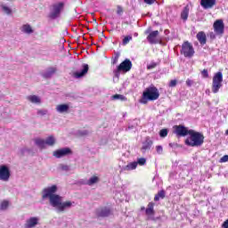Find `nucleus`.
<instances>
[{
	"mask_svg": "<svg viewBox=\"0 0 228 228\" xmlns=\"http://www.w3.org/2000/svg\"><path fill=\"white\" fill-rule=\"evenodd\" d=\"M88 64H83L82 69L80 71L73 73L74 77H76V79L84 77L85 76H86V74H88Z\"/></svg>",
	"mask_w": 228,
	"mask_h": 228,
	"instance_id": "15",
	"label": "nucleus"
},
{
	"mask_svg": "<svg viewBox=\"0 0 228 228\" xmlns=\"http://www.w3.org/2000/svg\"><path fill=\"white\" fill-rule=\"evenodd\" d=\"M48 17L52 20H54V19H58V4H54L50 8V13H49Z\"/></svg>",
	"mask_w": 228,
	"mask_h": 228,
	"instance_id": "18",
	"label": "nucleus"
},
{
	"mask_svg": "<svg viewBox=\"0 0 228 228\" xmlns=\"http://www.w3.org/2000/svg\"><path fill=\"white\" fill-rule=\"evenodd\" d=\"M168 135V130L167 129H162V130H160V132H159V136L161 137V138H166V136H167Z\"/></svg>",
	"mask_w": 228,
	"mask_h": 228,
	"instance_id": "37",
	"label": "nucleus"
},
{
	"mask_svg": "<svg viewBox=\"0 0 228 228\" xmlns=\"http://www.w3.org/2000/svg\"><path fill=\"white\" fill-rule=\"evenodd\" d=\"M142 99L146 101H158V99H159V91L156 86H151L143 92Z\"/></svg>",
	"mask_w": 228,
	"mask_h": 228,
	"instance_id": "3",
	"label": "nucleus"
},
{
	"mask_svg": "<svg viewBox=\"0 0 228 228\" xmlns=\"http://www.w3.org/2000/svg\"><path fill=\"white\" fill-rule=\"evenodd\" d=\"M145 209V208H142V210Z\"/></svg>",
	"mask_w": 228,
	"mask_h": 228,
	"instance_id": "55",
	"label": "nucleus"
},
{
	"mask_svg": "<svg viewBox=\"0 0 228 228\" xmlns=\"http://www.w3.org/2000/svg\"><path fill=\"white\" fill-rule=\"evenodd\" d=\"M0 8L2 9V12L5 13V15H12V8H10L8 5L2 4H0Z\"/></svg>",
	"mask_w": 228,
	"mask_h": 228,
	"instance_id": "29",
	"label": "nucleus"
},
{
	"mask_svg": "<svg viewBox=\"0 0 228 228\" xmlns=\"http://www.w3.org/2000/svg\"><path fill=\"white\" fill-rule=\"evenodd\" d=\"M145 34H146V35H149V30H146V31H145Z\"/></svg>",
	"mask_w": 228,
	"mask_h": 228,
	"instance_id": "53",
	"label": "nucleus"
},
{
	"mask_svg": "<svg viewBox=\"0 0 228 228\" xmlns=\"http://www.w3.org/2000/svg\"><path fill=\"white\" fill-rule=\"evenodd\" d=\"M222 227H223V228H228V219L224 222Z\"/></svg>",
	"mask_w": 228,
	"mask_h": 228,
	"instance_id": "46",
	"label": "nucleus"
},
{
	"mask_svg": "<svg viewBox=\"0 0 228 228\" xmlns=\"http://www.w3.org/2000/svg\"><path fill=\"white\" fill-rule=\"evenodd\" d=\"M96 215L97 216H102V218L106 216H110L111 215V209L109 208H100L96 209Z\"/></svg>",
	"mask_w": 228,
	"mask_h": 228,
	"instance_id": "17",
	"label": "nucleus"
},
{
	"mask_svg": "<svg viewBox=\"0 0 228 228\" xmlns=\"http://www.w3.org/2000/svg\"><path fill=\"white\" fill-rule=\"evenodd\" d=\"M165 33H168V32H167V30H165Z\"/></svg>",
	"mask_w": 228,
	"mask_h": 228,
	"instance_id": "57",
	"label": "nucleus"
},
{
	"mask_svg": "<svg viewBox=\"0 0 228 228\" xmlns=\"http://www.w3.org/2000/svg\"><path fill=\"white\" fill-rule=\"evenodd\" d=\"M35 143L41 150L46 149L47 146L53 147L56 143V139L53 135L48 136L46 139L37 138L35 139Z\"/></svg>",
	"mask_w": 228,
	"mask_h": 228,
	"instance_id": "5",
	"label": "nucleus"
},
{
	"mask_svg": "<svg viewBox=\"0 0 228 228\" xmlns=\"http://www.w3.org/2000/svg\"><path fill=\"white\" fill-rule=\"evenodd\" d=\"M158 37H159V31L154 30L150 32L147 37L149 44H151V45L159 44V38H158Z\"/></svg>",
	"mask_w": 228,
	"mask_h": 228,
	"instance_id": "12",
	"label": "nucleus"
},
{
	"mask_svg": "<svg viewBox=\"0 0 228 228\" xmlns=\"http://www.w3.org/2000/svg\"><path fill=\"white\" fill-rule=\"evenodd\" d=\"M177 85V80H171L169 82V86H171V88H174V86H175Z\"/></svg>",
	"mask_w": 228,
	"mask_h": 228,
	"instance_id": "43",
	"label": "nucleus"
},
{
	"mask_svg": "<svg viewBox=\"0 0 228 228\" xmlns=\"http://www.w3.org/2000/svg\"><path fill=\"white\" fill-rule=\"evenodd\" d=\"M20 31L26 35H31L34 32L33 28L29 24H24L20 27Z\"/></svg>",
	"mask_w": 228,
	"mask_h": 228,
	"instance_id": "24",
	"label": "nucleus"
},
{
	"mask_svg": "<svg viewBox=\"0 0 228 228\" xmlns=\"http://www.w3.org/2000/svg\"><path fill=\"white\" fill-rule=\"evenodd\" d=\"M156 151L158 152V154H163V146H157L156 147Z\"/></svg>",
	"mask_w": 228,
	"mask_h": 228,
	"instance_id": "41",
	"label": "nucleus"
},
{
	"mask_svg": "<svg viewBox=\"0 0 228 228\" xmlns=\"http://www.w3.org/2000/svg\"><path fill=\"white\" fill-rule=\"evenodd\" d=\"M210 38H216L215 33H210Z\"/></svg>",
	"mask_w": 228,
	"mask_h": 228,
	"instance_id": "51",
	"label": "nucleus"
},
{
	"mask_svg": "<svg viewBox=\"0 0 228 228\" xmlns=\"http://www.w3.org/2000/svg\"><path fill=\"white\" fill-rule=\"evenodd\" d=\"M112 100L126 102V101H127V98L126 96H124V94H114V95H112Z\"/></svg>",
	"mask_w": 228,
	"mask_h": 228,
	"instance_id": "30",
	"label": "nucleus"
},
{
	"mask_svg": "<svg viewBox=\"0 0 228 228\" xmlns=\"http://www.w3.org/2000/svg\"><path fill=\"white\" fill-rule=\"evenodd\" d=\"M228 161V155H224L220 159V163H227Z\"/></svg>",
	"mask_w": 228,
	"mask_h": 228,
	"instance_id": "40",
	"label": "nucleus"
},
{
	"mask_svg": "<svg viewBox=\"0 0 228 228\" xmlns=\"http://www.w3.org/2000/svg\"><path fill=\"white\" fill-rule=\"evenodd\" d=\"M38 222H40V218L38 217H30L26 220V223L24 224V228H34L38 225Z\"/></svg>",
	"mask_w": 228,
	"mask_h": 228,
	"instance_id": "14",
	"label": "nucleus"
},
{
	"mask_svg": "<svg viewBox=\"0 0 228 228\" xmlns=\"http://www.w3.org/2000/svg\"><path fill=\"white\" fill-rule=\"evenodd\" d=\"M186 85H187V86H191V85H192L191 80L187 79V80H186Z\"/></svg>",
	"mask_w": 228,
	"mask_h": 228,
	"instance_id": "47",
	"label": "nucleus"
},
{
	"mask_svg": "<svg viewBox=\"0 0 228 228\" xmlns=\"http://www.w3.org/2000/svg\"><path fill=\"white\" fill-rule=\"evenodd\" d=\"M201 75L203 76V77H208L209 74L208 73V69H203L201 71Z\"/></svg>",
	"mask_w": 228,
	"mask_h": 228,
	"instance_id": "42",
	"label": "nucleus"
},
{
	"mask_svg": "<svg viewBox=\"0 0 228 228\" xmlns=\"http://www.w3.org/2000/svg\"><path fill=\"white\" fill-rule=\"evenodd\" d=\"M56 191H58L57 185L44 188L41 192L42 200H49L50 206L58 208V194H56Z\"/></svg>",
	"mask_w": 228,
	"mask_h": 228,
	"instance_id": "1",
	"label": "nucleus"
},
{
	"mask_svg": "<svg viewBox=\"0 0 228 228\" xmlns=\"http://www.w3.org/2000/svg\"><path fill=\"white\" fill-rule=\"evenodd\" d=\"M53 156H54L55 158H58V150H56V151L53 152Z\"/></svg>",
	"mask_w": 228,
	"mask_h": 228,
	"instance_id": "50",
	"label": "nucleus"
},
{
	"mask_svg": "<svg viewBox=\"0 0 228 228\" xmlns=\"http://www.w3.org/2000/svg\"><path fill=\"white\" fill-rule=\"evenodd\" d=\"M9 206H10V202L8 200H3L0 203V211H6Z\"/></svg>",
	"mask_w": 228,
	"mask_h": 228,
	"instance_id": "32",
	"label": "nucleus"
},
{
	"mask_svg": "<svg viewBox=\"0 0 228 228\" xmlns=\"http://www.w3.org/2000/svg\"><path fill=\"white\" fill-rule=\"evenodd\" d=\"M118 61V55H117L113 60V64L117 63Z\"/></svg>",
	"mask_w": 228,
	"mask_h": 228,
	"instance_id": "49",
	"label": "nucleus"
},
{
	"mask_svg": "<svg viewBox=\"0 0 228 228\" xmlns=\"http://www.w3.org/2000/svg\"><path fill=\"white\" fill-rule=\"evenodd\" d=\"M131 40H133V36H126L124 37V39L122 41V45H127V44H129V42H131Z\"/></svg>",
	"mask_w": 228,
	"mask_h": 228,
	"instance_id": "34",
	"label": "nucleus"
},
{
	"mask_svg": "<svg viewBox=\"0 0 228 228\" xmlns=\"http://www.w3.org/2000/svg\"><path fill=\"white\" fill-rule=\"evenodd\" d=\"M174 133L176 136H188V134H190V130L188 127L179 125L174 126Z\"/></svg>",
	"mask_w": 228,
	"mask_h": 228,
	"instance_id": "9",
	"label": "nucleus"
},
{
	"mask_svg": "<svg viewBox=\"0 0 228 228\" xmlns=\"http://www.w3.org/2000/svg\"><path fill=\"white\" fill-rule=\"evenodd\" d=\"M224 81V75L222 72H217L213 77L212 92L213 94H218L220 88H222V82Z\"/></svg>",
	"mask_w": 228,
	"mask_h": 228,
	"instance_id": "6",
	"label": "nucleus"
},
{
	"mask_svg": "<svg viewBox=\"0 0 228 228\" xmlns=\"http://www.w3.org/2000/svg\"><path fill=\"white\" fill-rule=\"evenodd\" d=\"M165 33H168V32H167V30H165Z\"/></svg>",
	"mask_w": 228,
	"mask_h": 228,
	"instance_id": "56",
	"label": "nucleus"
},
{
	"mask_svg": "<svg viewBox=\"0 0 228 228\" xmlns=\"http://www.w3.org/2000/svg\"><path fill=\"white\" fill-rule=\"evenodd\" d=\"M78 134L80 136H85V135L88 134V131H86V130L78 131Z\"/></svg>",
	"mask_w": 228,
	"mask_h": 228,
	"instance_id": "44",
	"label": "nucleus"
},
{
	"mask_svg": "<svg viewBox=\"0 0 228 228\" xmlns=\"http://www.w3.org/2000/svg\"><path fill=\"white\" fill-rule=\"evenodd\" d=\"M189 15H190V6L186 5L185 7H183V9L181 12L182 20L186 22V20H188Z\"/></svg>",
	"mask_w": 228,
	"mask_h": 228,
	"instance_id": "23",
	"label": "nucleus"
},
{
	"mask_svg": "<svg viewBox=\"0 0 228 228\" xmlns=\"http://www.w3.org/2000/svg\"><path fill=\"white\" fill-rule=\"evenodd\" d=\"M144 3L146 4H154V3H156V0H144Z\"/></svg>",
	"mask_w": 228,
	"mask_h": 228,
	"instance_id": "45",
	"label": "nucleus"
},
{
	"mask_svg": "<svg viewBox=\"0 0 228 228\" xmlns=\"http://www.w3.org/2000/svg\"><path fill=\"white\" fill-rule=\"evenodd\" d=\"M99 181L98 176H92L89 180L82 181V184H87V186H94Z\"/></svg>",
	"mask_w": 228,
	"mask_h": 228,
	"instance_id": "26",
	"label": "nucleus"
},
{
	"mask_svg": "<svg viewBox=\"0 0 228 228\" xmlns=\"http://www.w3.org/2000/svg\"><path fill=\"white\" fill-rule=\"evenodd\" d=\"M59 113H67L69 111V105L68 104H61L58 106Z\"/></svg>",
	"mask_w": 228,
	"mask_h": 228,
	"instance_id": "31",
	"label": "nucleus"
},
{
	"mask_svg": "<svg viewBox=\"0 0 228 228\" xmlns=\"http://www.w3.org/2000/svg\"><path fill=\"white\" fill-rule=\"evenodd\" d=\"M216 4V0H200V6L204 10H211Z\"/></svg>",
	"mask_w": 228,
	"mask_h": 228,
	"instance_id": "16",
	"label": "nucleus"
},
{
	"mask_svg": "<svg viewBox=\"0 0 228 228\" xmlns=\"http://www.w3.org/2000/svg\"><path fill=\"white\" fill-rule=\"evenodd\" d=\"M225 134L228 136V129L225 131Z\"/></svg>",
	"mask_w": 228,
	"mask_h": 228,
	"instance_id": "54",
	"label": "nucleus"
},
{
	"mask_svg": "<svg viewBox=\"0 0 228 228\" xmlns=\"http://www.w3.org/2000/svg\"><path fill=\"white\" fill-rule=\"evenodd\" d=\"M181 54H183L185 58H193L195 54V49L190 42L186 41L182 45Z\"/></svg>",
	"mask_w": 228,
	"mask_h": 228,
	"instance_id": "7",
	"label": "nucleus"
},
{
	"mask_svg": "<svg viewBox=\"0 0 228 228\" xmlns=\"http://www.w3.org/2000/svg\"><path fill=\"white\" fill-rule=\"evenodd\" d=\"M121 12H122V7L118 6V14L120 15Z\"/></svg>",
	"mask_w": 228,
	"mask_h": 228,
	"instance_id": "48",
	"label": "nucleus"
},
{
	"mask_svg": "<svg viewBox=\"0 0 228 228\" xmlns=\"http://www.w3.org/2000/svg\"><path fill=\"white\" fill-rule=\"evenodd\" d=\"M158 64L156 63V62H152V63H151V64H149L148 66H147V69L148 70H151V69H156V66H157Z\"/></svg>",
	"mask_w": 228,
	"mask_h": 228,
	"instance_id": "39",
	"label": "nucleus"
},
{
	"mask_svg": "<svg viewBox=\"0 0 228 228\" xmlns=\"http://www.w3.org/2000/svg\"><path fill=\"white\" fill-rule=\"evenodd\" d=\"M73 206H74V202L72 201L61 202V198L58 196V211H67V209H70Z\"/></svg>",
	"mask_w": 228,
	"mask_h": 228,
	"instance_id": "10",
	"label": "nucleus"
},
{
	"mask_svg": "<svg viewBox=\"0 0 228 228\" xmlns=\"http://www.w3.org/2000/svg\"><path fill=\"white\" fill-rule=\"evenodd\" d=\"M72 150L70 148H61L58 150V158H65V156H71Z\"/></svg>",
	"mask_w": 228,
	"mask_h": 228,
	"instance_id": "19",
	"label": "nucleus"
},
{
	"mask_svg": "<svg viewBox=\"0 0 228 228\" xmlns=\"http://www.w3.org/2000/svg\"><path fill=\"white\" fill-rule=\"evenodd\" d=\"M0 181H10V168L4 165L0 166Z\"/></svg>",
	"mask_w": 228,
	"mask_h": 228,
	"instance_id": "11",
	"label": "nucleus"
},
{
	"mask_svg": "<svg viewBox=\"0 0 228 228\" xmlns=\"http://www.w3.org/2000/svg\"><path fill=\"white\" fill-rule=\"evenodd\" d=\"M56 70L57 69L54 67H50L46 69H44L43 71L40 72L42 77H44V79H51V77L56 74Z\"/></svg>",
	"mask_w": 228,
	"mask_h": 228,
	"instance_id": "13",
	"label": "nucleus"
},
{
	"mask_svg": "<svg viewBox=\"0 0 228 228\" xmlns=\"http://www.w3.org/2000/svg\"><path fill=\"white\" fill-rule=\"evenodd\" d=\"M135 163H137V165H140L141 167H143V165L147 163V159L145 158H140L137 159V161Z\"/></svg>",
	"mask_w": 228,
	"mask_h": 228,
	"instance_id": "36",
	"label": "nucleus"
},
{
	"mask_svg": "<svg viewBox=\"0 0 228 228\" xmlns=\"http://www.w3.org/2000/svg\"><path fill=\"white\" fill-rule=\"evenodd\" d=\"M165 195H166L165 191H159V192L156 194V196L154 197V200H155L156 202H158V200H159L160 199H161V200L165 199Z\"/></svg>",
	"mask_w": 228,
	"mask_h": 228,
	"instance_id": "33",
	"label": "nucleus"
},
{
	"mask_svg": "<svg viewBox=\"0 0 228 228\" xmlns=\"http://www.w3.org/2000/svg\"><path fill=\"white\" fill-rule=\"evenodd\" d=\"M204 143V134L193 129L189 130V136L185 139L188 147H200Z\"/></svg>",
	"mask_w": 228,
	"mask_h": 228,
	"instance_id": "2",
	"label": "nucleus"
},
{
	"mask_svg": "<svg viewBox=\"0 0 228 228\" xmlns=\"http://www.w3.org/2000/svg\"><path fill=\"white\" fill-rule=\"evenodd\" d=\"M151 147H152V140H151L149 137H146L145 141L142 142V152L151 150Z\"/></svg>",
	"mask_w": 228,
	"mask_h": 228,
	"instance_id": "21",
	"label": "nucleus"
},
{
	"mask_svg": "<svg viewBox=\"0 0 228 228\" xmlns=\"http://www.w3.org/2000/svg\"><path fill=\"white\" fill-rule=\"evenodd\" d=\"M196 37L200 44H201V45H205L206 42H208L206 33H204V31L199 32Z\"/></svg>",
	"mask_w": 228,
	"mask_h": 228,
	"instance_id": "25",
	"label": "nucleus"
},
{
	"mask_svg": "<svg viewBox=\"0 0 228 228\" xmlns=\"http://www.w3.org/2000/svg\"><path fill=\"white\" fill-rule=\"evenodd\" d=\"M145 213H146L147 216H149L150 220H152L151 216H154V203L153 202H150L148 204Z\"/></svg>",
	"mask_w": 228,
	"mask_h": 228,
	"instance_id": "20",
	"label": "nucleus"
},
{
	"mask_svg": "<svg viewBox=\"0 0 228 228\" xmlns=\"http://www.w3.org/2000/svg\"><path fill=\"white\" fill-rule=\"evenodd\" d=\"M48 111L45 109L37 110V116L38 117H45V115H47Z\"/></svg>",
	"mask_w": 228,
	"mask_h": 228,
	"instance_id": "35",
	"label": "nucleus"
},
{
	"mask_svg": "<svg viewBox=\"0 0 228 228\" xmlns=\"http://www.w3.org/2000/svg\"><path fill=\"white\" fill-rule=\"evenodd\" d=\"M214 31L216 35H224L225 30V25L224 24V20H216L213 25Z\"/></svg>",
	"mask_w": 228,
	"mask_h": 228,
	"instance_id": "8",
	"label": "nucleus"
},
{
	"mask_svg": "<svg viewBox=\"0 0 228 228\" xmlns=\"http://www.w3.org/2000/svg\"><path fill=\"white\" fill-rule=\"evenodd\" d=\"M133 67V63L129 59L125 60L121 62L116 69L113 70V74L115 77L118 79L120 77V72H129Z\"/></svg>",
	"mask_w": 228,
	"mask_h": 228,
	"instance_id": "4",
	"label": "nucleus"
},
{
	"mask_svg": "<svg viewBox=\"0 0 228 228\" xmlns=\"http://www.w3.org/2000/svg\"><path fill=\"white\" fill-rule=\"evenodd\" d=\"M7 1H12V0H7Z\"/></svg>",
	"mask_w": 228,
	"mask_h": 228,
	"instance_id": "58",
	"label": "nucleus"
},
{
	"mask_svg": "<svg viewBox=\"0 0 228 228\" xmlns=\"http://www.w3.org/2000/svg\"><path fill=\"white\" fill-rule=\"evenodd\" d=\"M136 167H138V162H130L124 167V170H126L127 172L136 170Z\"/></svg>",
	"mask_w": 228,
	"mask_h": 228,
	"instance_id": "28",
	"label": "nucleus"
},
{
	"mask_svg": "<svg viewBox=\"0 0 228 228\" xmlns=\"http://www.w3.org/2000/svg\"><path fill=\"white\" fill-rule=\"evenodd\" d=\"M67 4V0H61L58 2V15H61L65 12V6Z\"/></svg>",
	"mask_w": 228,
	"mask_h": 228,
	"instance_id": "27",
	"label": "nucleus"
},
{
	"mask_svg": "<svg viewBox=\"0 0 228 228\" xmlns=\"http://www.w3.org/2000/svg\"><path fill=\"white\" fill-rule=\"evenodd\" d=\"M63 42H65V39H61V44H63Z\"/></svg>",
	"mask_w": 228,
	"mask_h": 228,
	"instance_id": "52",
	"label": "nucleus"
},
{
	"mask_svg": "<svg viewBox=\"0 0 228 228\" xmlns=\"http://www.w3.org/2000/svg\"><path fill=\"white\" fill-rule=\"evenodd\" d=\"M59 168L62 170V172H69L70 170V167L68 165L61 164Z\"/></svg>",
	"mask_w": 228,
	"mask_h": 228,
	"instance_id": "38",
	"label": "nucleus"
},
{
	"mask_svg": "<svg viewBox=\"0 0 228 228\" xmlns=\"http://www.w3.org/2000/svg\"><path fill=\"white\" fill-rule=\"evenodd\" d=\"M27 100H28L29 102H32V104H42V99L40 96L35 94L27 96Z\"/></svg>",
	"mask_w": 228,
	"mask_h": 228,
	"instance_id": "22",
	"label": "nucleus"
}]
</instances>
